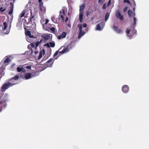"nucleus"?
<instances>
[{
	"label": "nucleus",
	"instance_id": "1",
	"mask_svg": "<svg viewBox=\"0 0 149 149\" xmlns=\"http://www.w3.org/2000/svg\"><path fill=\"white\" fill-rule=\"evenodd\" d=\"M87 26V24L86 23L83 24V25L82 24H79L77 25V27L79 28V31L78 36L79 39H80L81 36H84L86 33V32L84 31H82V27L86 28Z\"/></svg>",
	"mask_w": 149,
	"mask_h": 149
},
{
	"label": "nucleus",
	"instance_id": "2",
	"mask_svg": "<svg viewBox=\"0 0 149 149\" xmlns=\"http://www.w3.org/2000/svg\"><path fill=\"white\" fill-rule=\"evenodd\" d=\"M72 47L71 44H68L66 46L64 47V48L62 51L59 52V54H63L65 53L68 52L70 49H71Z\"/></svg>",
	"mask_w": 149,
	"mask_h": 149
},
{
	"label": "nucleus",
	"instance_id": "3",
	"mask_svg": "<svg viewBox=\"0 0 149 149\" xmlns=\"http://www.w3.org/2000/svg\"><path fill=\"white\" fill-rule=\"evenodd\" d=\"M16 84H12L9 82H7L3 84L1 88V91H3L5 90L8 89L9 87H11L13 85Z\"/></svg>",
	"mask_w": 149,
	"mask_h": 149
},
{
	"label": "nucleus",
	"instance_id": "4",
	"mask_svg": "<svg viewBox=\"0 0 149 149\" xmlns=\"http://www.w3.org/2000/svg\"><path fill=\"white\" fill-rule=\"evenodd\" d=\"M54 62V60L52 58H50L45 64V66L46 67H52Z\"/></svg>",
	"mask_w": 149,
	"mask_h": 149
},
{
	"label": "nucleus",
	"instance_id": "5",
	"mask_svg": "<svg viewBox=\"0 0 149 149\" xmlns=\"http://www.w3.org/2000/svg\"><path fill=\"white\" fill-rule=\"evenodd\" d=\"M116 17L118 18H119L120 20H123L124 19L123 16L122 15L119 11L117 10L116 12Z\"/></svg>",
	"mask_w": 149,
	"mask_h": 149
},
{
	"label": "nucleus",
	"instance_id": "6",
	"mask_svg": "<svg viewBox=\"0 0 149 149\" xmlns=\"http://www.w3.org/2000/svg\"><path fill=\"white\" fill-rule=\"evenodd\" d=\"M35 20V16L34 15H32V12L31 11V15L29 22H31V23H32V24H35V22L34 21Z\"/></svg>",
	"mask_w": 149,
	"mask_h": 149
},
{
	"label": "nucleus",
	"instance_id": "7",
	"mask_svg": "<svg viewBox=\"0 0 149 149\" xmlns=\"http://www.w3.org/2000/svg\"><path fill=\"white\" fill-rule=\"evenodd\" d=\"M21 77L26 79H28L31 78V75L30 73H26L24 74V76L21 75Z\"/></svg>",
	"mask_w": 149,
	"mask_h": 149
},
{
	"label": "nucleus",
	"instance_id": "8",
	"mask_svg": "<svg viewBox=\"0 0 149 149\" xmlns=\"http://www.w3.org/2000/svg\"><path fill=\"white\" fill-rule=\"evenodd\" d=\"M122 90L123 92L127 93L129 91V86L127 85H124L122 87Z\"/></svg>",
	"mask_w": 149,
	"mask_h": 149
},
{
	"label": "nucleus",
	"instance_id": "9",
	"mask_svg": "<svg viewBox=\"0 0 149 149\" xmlns=\"http://www.w3.org/2000/svg\"><path fill=\"white\" fill-rule=\"evenodd\" d=\"M10 7H9L10 9L8 13V14L10 15H11L12 14L13 11V8H14V5L13 3H12V2L10 3Z\"/></svg>",
	"mask_w": 149,
	"mask_h": 149
},
{
	"label": "nucleus",
	"instance_id": "10",
	"mask_svg": "<svg viewBox=\"0 0 149 149\" xmlns=\"http://www.w3.org/2000/svg\"><path fill=\"white\" fill-rule=\"evenodd\" d=\"M60 15H59L61 18L62 20H64V17L65 15V12L64 10H62V12L61 11H60Z\"/></svg>",
	"mask_w": 149,
	"mask_h": 149
},
{
	"label": "nucleus",
	"instance_id": "11",
	"mask_svg": "<svg viewBox=\"0 0 149 149\" xmlns=\"http://www.w3.org/2000/svg\"><path fill=\"white\" fill-rule=\"evenodd\" d=\"M83 12H80L79 14V20L81 23H82L83 21Z\"/></svg>",
	"mask_w": 149,
	"mask_h": 149
},
{
	"label": "nucleus",
	"instance_id": "12",
	"mask_svg": "<svg viewBox=\"0 0 149 149\" xmlns=\"http://www.w3.org/2000/svg\"><path fill=\"white\" fill-rule=\"evenodd\" d=\"M25 34L26 36H28L30 38H32L34 37L31 34V32L30 31H25Z\"/></svg>",
	"mask_w": 149,
	"mask_h": 149
},
{
	"label": "nucleus",
	"instance_id": "13",
	"mask_svg": "<svg viewBox=\"0 0 149 149\" xmlns=\"http://www.w3.org/2000/svg\"><path fill=\"white\" fill-rule=\"evenodd\" d=\"M19 77L18 75H16L14 77L10 78L9 81H12V82H13V80H17L19 79Z\"/></svg>",
	"mask_w": 149,
	"mask_h": 149
},
{
	"label": "nucleus",
	"instance_id": "14",
	"mask_svg": "<svg viewBox=\"0 0 149 149\" xmlns=\"http://www.w3.org/2000/svg\"><path fill=\"white\" fill-rule=\"evenodd\" d=\"M26 12V10H23L20 14L19 15V18L20 19H21L22 17L24 16V15L25 14V13Z\"/></svg>",
	"mask_w": 149,
	"mask_h": 149
},
{
	"label": "nucleus",
	"instance_id": "15",
	"mask_svg": "<svg viewBox=\"0 0 149 149\" xmlns=\"http://www.w3.org/2000/svg\"><path fill=\"white\" fill-rule=\"evenodd\" d=\"M86 5L84 3H83L79 7V11L80 12H83L82 11L84 10V8H85Z\"/></svg>",
	"mask_w": 149,
	"mask_h": 149
},
{
	"label": "nucleus",
	"instance_id": "16",
	"mask_svg": "<svg viewBox=\"0 0 149 149\" xmlns=\"http://www.w3.org/2000/svg\"><path fill=\"white\" fill-rule=\"evenodd\" d=\"M42 53H43L44 54H45V51L44 49L42 51H42H41L40 52L39 54V56L38 58V60H39L42 58Z\"/></svg>",
	"mask_w": 149,
	"mask_h": 149
},
{
	"label": "nucleus",
	"instance_id": "17",
	"mask_svg": "<svg viewBox=\"0 0 149 149\" xmlns=\"http://www.w3.org/2000/svg\"><path fill=\"white\" fill-rule=\"evenodd\" d=\"M4 27H3V31L5 30L8 26V24L6 22H4L3 23Z\"/></svg>",
	"mask_w": 149,
	"mask_h": 149
},
{
	"label": "nucleus",
	"instance_id": "18",
	"mask_svg": "<svg viewBox=\"0 0 149 149\" xmlns=\"http://www.w3.org/2000/svg\"><path fill=\"white\" fill-rule=\"evenodd\" d=\"M10 61V58H7L4 61L3 63L4 64H8Z\"/></svg>",
	"mask_w": 149,
	"mask_h": 149
},
{
	"label": "nucleus",
	"instance_id": "19",
	"mask_svg": "<svg viewBox=\"0 0 149 149\" xmlns=\"http://www.w3.org/2000/svg\"><path fill=\"white\" fill-rule=\"evenodd\" d=\"M42 39H41L39 41H38L36 42V43L35 44L36 45V46L35 47L36 49V47H38V46L39 45V44L42 42Z\"/></svg>",
	"mask_w": 149,
	"mask_h": 149
},
{
	"label": "nucleus",
	"instance_id": "20",
	"mask_svg": "<svg viewBox=\"0 0 149 149\" xmlns=\"http://www.w3.org/2000/svg\"><path fill=\"white\" fill-rule=\"evenodd\" d=\"M17 71L18 72H20L21 71H23L24 72L25 71V70H24V69L23 68H20L19 67H18L17 68Z\"/></svg>",
	"mask_w": 149,
	"mask_h": 149
},
{
	"label": "nucleus",
	"instance_id": "21",
	"mask_svg": "<svg viewBox=\"0 0 149 149\" xmlns=\"http://www.w3.org/2000/svg\"><path fill=\"white\" fill-rule=\"evenodd\" d=\"M96 29V30L98 31H101L102 30V29L101 28V26L99 24L97 25Z\"/></svg>",
	"mask_w": 149,
	"mask_h": 149
},
{
	"label": "nucleus",
	"instance_id": "22",
	"mask_svg": "<svg viewBox=\"0 0 149 149\" xmlns=\"http://www.w3.org/2000/svg\"><path fill=\"white\" fill-rule=\"evenodd\" d=\"M38 75H39V73L38 72H36L35 73H32V74H31V77L37 76Z\"/></svg>",
	"mask_w": 149,
	"mask_h": 149
},
{
	"label": "nucleus",
	"instance_id": "23",
	"mask_svg": "<svg viewBox=\"0 0 149 149\" xmlns=\"http://www.w3.org/2000/svg\"><path fill=\"white\" fill-rule=\"evenodd\" d=\"M109 16V14L108 13H107L105 15V20L106 21L108 19Z\"/></svg>",
	"mask_w": 149,
	"mask_h": 149
},
{
	"label": "nucleus",
	"instance_id": "24",
	"mask_svg": "<svg viewBox=\"0 0 149 149\" xmlns=\"http://www.w3.org/2000/svg\"><path fill=\"white\" fill-rule=\"evenodd\" d=\"M66 35V33L65 32H63L61 36H60L62 38H65Z\"/></svg>",
	"mask_w": 149,
	"mask_h": 149
},
{
	"label": "nucleus",
	"instance_id": "25",
	"mask_svg": "<svg viewBox=\"0 0 149 149\" xmlns=\"http://www.w3.org/2000/svg\"><path fill=\"white\" fill-rule=\"evenodd\" d=\"M57 18L56 19H57ZM51 20L53 22H54V23H56L57 20V19H56L55 18V17H52L51 18Z\"/></svg>",
	"mask_w": 149,
	"mask_h": 149
},
{
	"label": "nucleus",
	"instance_id": "26",
	"mask_svg": "<svg viewBox=\"0 0 149 149\" xmlns=\"http://www.w3.org/2000/svg\"><path fill=\"white\" fill-rule=\"evenodd\" d=\"M49 44L50 45V47H54L55 46V44L54 42H49Z\"/></svg>",
	"mask_w": 149,
	"mask_h": 149
},
{
	"label": "nucleus",
	"instance_id": "27",
	"mask_svg": "<svg viewBox=\"0 0 149 149\" xmlns=\"http://www.w3.org/2000/svg\"><path fill=\"white\" fill-rule=\"evenodd\" d=\"M50 36L49 35H46L43 36V38L45 40H48L50 38Z\"/></svg>",
	"mask_w": 149,
	"mask_h": 149
},
{
	"label": "nucleus",
	"instance_id": "28",
	"mask_svg": "<svg viewBox=\"0 0 149 149\" xmlns=\"http://www.w3.org/2000/svg\"><path fill=\"white\" fill-rule=\"evenodd\" d=\"M39 5L40 7V10H42L43 3L42 2L39 3Z\"/></svg>",
	"mask_w": 149,
	"mask_h": 149
},
{
	"label": "nucleus",
	"instance_id": "29",
	"mask_svg": "<svg viewBox=\"0 0 149 149\" xmlns=\"http://www.w3.org/2000/svg\"><path fill=\"white\" fill-rule=\"evenodd\" d=\"M132 10H128V15L130 17H131V15H132Z\"/></svg>",
	"mask_w": 149,
	"mask_h": 149
},
{
	"label": "nucleus",
	"instance_id": "30",
	"mask_svg": "<svg viewBox=\"0 0 149 149\" xmlns=\"http://www.w3.org/2000/svg\"><path fill=\"white\" fill-rule=\"evenodd\" d=\"M6 10V9L5 8H3L2 7L0 8V12L1 13H3Z\"/></svg>",
	"mask_w": 149,
	"mask_h": 149
},
{
	"label": "nucleus",
	"instance_id": "31",
	"mask_svg": "<svg viewBox=\"0 0 149 149\" xmlns=\"http://www.w3.org/2000/svg\"><path fill=\"white\" fill-rule=\"evenodd\" d=\"M24 67L29 70L31 69V68L30 65L26 66V65H25V66H24Z\"/></svg>",
	"mask_w": 149,
	"mask_h": 149
},
{
	"label": "nucleus",
	"instance_id": "32",
	"mask_svg": "<svg viewBox=\"0 0 149 149\" xmlns=\"http://www.w3.org/2000/svg\"><path fill=\"white\" fill-rule=\"evenodd\" d=\"M4 71L0 69V74H2L1 76H3L4 75Z\"/></svg>",
	"mask_w": 149,
	"mask_h": 149
},
{
	"label": "nucleus",
	"instance_id": "33",
	"mask_svg": "<svg viewBox=\"0 0 149 149\" xmlns=\"http://www.w3.org/2000/svg\"><path fill=\"white\" fill-rule=\"evenodd\" d=\"M133 19H134V23H133V25H134V26H135L136 24V19L135 17H134L133 18Z\"/></svg>",
	"mask_w": 149,
	"mask_h": 149
},
{
	"label": "nucleus",
	"instance_id": "34",
	"mask_svg": "<svg viewBox=\"0 0 149 149\" xmlns=\"http://www.w3.org/2000/svg\"><path fill=\"white\" fill-rule=\"evenodd\" d=\"M118 33H121L123 32V30L122 29H118V30L116 31Z\"/></svg>",
	"mask_w": 149,
	"mask_h": 149
},
{
	"label": "nucleus",
	"instance_id": "35",
	"mask_svg": "<svg viewBox=\"0 0 149 149\" xmlns=\"http://www.w3.org/2000/svg\"><path fill=\"white\" fill-rule=\"evenodd\" d=\"M113 29L114 31H116L118 29V27L114 25L113 26Z\"/></svg>",
	"mask_w": 149,
	"mask_h": 149
},
{
	"label": "nucleus",
	"instance_id": "36",
	"mask_svg": "<svg viewBox=\"0 0 149 149\" xmlns=\"http://www.w3.org/2000/svg\"><path fill=\"white\" fill-rule=\"evenodd\" d=\"M130 29H127L126 30V33L127 34H129L130 33Z\"/></svg>",
	"mask_w": 149,
	"mask_h": 149
},
{
	"label": "nucleus",
	"instance_id": "37",
	"mask_svg": "<svg viewBox=\"0 0 149 149\" xmlns=\"http://www.w3.org/2000/svg\"><path fill=\"white\" fill-rule=\"evenodd\" d=\"M50 29L51 31L53 32H54L55 31V28L54 27H52V28H50Z\"/></svg>",
	"mask_w": 149,
	"mask_h": 149
},
{
	"label": "nucleus",
	"instance_id": "38",
	"mask_svg": "<svg viewBox=\"0 0 149 149\" xmlns=\"http://www.w3.org/2000/svg\"><path fill=\"white\" fill-rule=\"evenodd\" d=\"M127 7H125L123 9V11L124 12H125L127 10Z\"/></svg>",
	"mask_w": 149,
	"mask_h": 149
},
{
	"label": "nucleus",
	"instance_id": "39",
	"mask_svg": "<svg viewBox=\"0 0 149 149\" xmlns=\"http://www.w3.org/2000/svg\"><path fill=\"white\" fill-rule=\"evenodd\" d=\"M58 51H57L55 52V53L53 55L54 56H56L58 54Z\"/></svg>",
	"mask_w": 149,
	"mask_h": 149
},
{
	"label": "nucleus",
	"instance_id": "40",
	"mask_svg": "<svg viewBox=\"0 0 149 149\" xmlns=\"http://www.w3.org/2000/svg\"><path fill=\"white\" fill-rule=\"evenodd\" d=\"M45 46H47L48 47H50V45H49V43H47L46 44H45Z\"/></svg>",
	"mask_w": 149,
	"mask_h": 149
},
{
	"label": "nucleus",
	"instance_id": "41",
	"mask_svg": "<svg viewBox=\"0 0 149 149\" xmlns=\"http://www.w3.org/2000/svg\"><path fill=\"white\" fill-rule=\"evenodd\" d=\"M124 3H130V2L128 0H124Z\"/></svg>",
	"mask_w": 149,
	"mask_h": 149
},
{
	"label": "nucleus",
	"instance_id": "42",
	"mask_svg": "<svg viewBox=\"0 0 149 149\" xmlns=\"http://www.w3.org/2000/svg\"><path fill=\"white\" fill-rule=\"evenodd\" d=\"M106 8V6L105 4H104L102 7V8L103 9H105Z\"/></svg>",
	"mask_w": 149,
	"mask_h": 149
},
{
	"label": "nucleus",
	"instance_id": "43",
	"mask_svg": "<svg viewBox=\"0 0 149 149\" xmlns=\"http://www.w3.org/2000/svg\"><path fill=\"white\" fill-rule=\"evenodd\" d=\"M35 44L33 43L31 44V46L32 47H35Z\"/></svg>",
	"mask_w": 149,
	"mask_h": 149
},
{
	"label": "nucleus",
	"instance_id": "44",
	"mask_svg": "<svg viewBox=\"0 0 149 149\" xmlns=\"http://www.w3.org/2000/svg\"><path fill=\"white\" fill-rule=\"evenodd\" d=\"M111 2V0H109V1H108V5H109L110 4Z\"/></svg>",
	"mask_w": 149,
	"mask_h": 149
},
{
	"label": "nucleus",
	"instance_id": "45",
	"mask_svg": "<svg viewBox=\"0 0 149 149\" xmlns=\"http://www.w3.org/2000/svg\"><path fill=\"white\" fill-rule=\"evenodd\" d=\"M48 22H49L48 20L47 19H46V22H45V24H47Z\"/></svg>",
	"mask_w": 149,
	"mask_h": 149
},
{
	"label": "nucleus",
	"instance_id": "46",
	"mask_svg": "<svg viewBox=\"0 0 149 149\" xmlns=\"http://www.w3.org/2000/svg\"><path fill=\"white\" fill-rule=\"evenodd\" d=\"M24 29L25 30V32L26 31V30H27V29H26V26L25 25V26H24Z\"/></svg>",
	"mask_w": 149,
	"mask_h": 149
},
{
	"label": "nucleus",
	"instance_id": "47",
	"mask_svg": "<svg viewBox=\"0 0 149 149\" xmlns=\"http://www.w3.org/2000/svg\"><path fill=\"white\" fill-rule=\"evenodd\" d=\"M68 18L67 17L66 19L65 20V22H67L68 20Z\"/></svg>",
	"mask_w": 149,
	"mask_h": 149
},
{
	"label": "nucleus",
	"instance_id": "48",
	"mask_svg": "<svg viewBox=\"0 0 149 149\" xmlns=\"http://www.w3.org/2000/svg\"><path fill=\"white\" fill-rule=\"evenodd\" d=\"M42 0H38V2H39V3L42 2Z\"/></svg>",
	"mask_w": 149,
	"mask_h": 149
},
{
	"label": "nucleus",
	"instance_id": "49",
	"mask_svg": "<svg viewBox=\"0 0 149 149\" xmlns=\"http://www.w3.org/2000/svg\"><path fill=\"white\" fill-rule=\"evenodd\" d=\"M63 47V46H62V47H61V48L59 49L58 50H60Z\"/></svg>",
	"mask_w": 149,
	"mask_h": 149
},
{
	"label": "nucleus",
	"instance_id": "50",
	"mask_svg": "<svg viewBox=\"0 0 149 149\" xmlns=\"http://www.w3.org/2000/svg\"><path fill=\"white\" fill-rule=\"evenodd\" d=\"M38 53V52H37V51H35V54H37V53Z\"/></svg>",
	"mask_w": 149,
	"mask_h": 149
},
{
	"label": "nucleus",
	"instance_id": "51",
	"mask_svg": "<svg viewBox=\"0 0 149 149\" xmlns=\"http://www.w3.org/2000/svg\"><path fill=\"white\" fill-rule=\"evenodd\" d=\"M102 1V0H99L98 2H101Z\"/></svg>",
	"mask_w": 149,
	"mask_h": 149
},
{
	"label": "nucleus",
	"instance_id": "52",
	"mask_svg": "<svg viewBox=\"0 0 149 149\" xmlns=\"http://www.w3.org/2000/svg\"><path fill=\"white\" fill-rule=\"evenodd\" d=\"M2 102L0 101V104H2Z\"/></svg>",
	"mask_w": 149,
	"mask_h": 149
},
{
	"label": "nucleus",
	"instance_id": "53",
	"mask_svg": "<svg viewBox=\"0 0 149 149\" xmlns=\"http://www.w3.org/2000/svg\"><path fill=\"white\" fill-rule=\"evenodd\" d=\"M58 39H61V37H60V36H59V37H58Z\"/></svg>",
	"mask_w": 149,
	"mask_h": 149
}]
</instances>
